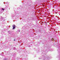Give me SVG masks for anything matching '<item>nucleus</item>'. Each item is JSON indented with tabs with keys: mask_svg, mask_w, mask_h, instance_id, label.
<instances>
[{
	"mask_svg": "<svg viewBox=\"0 0 60 60\" xmlns=\"http://www.w3.org/2000/svg\"><path fill=\"white\" fill-rule=\"evenodd\" d=\"M57 51L58 52V53L59 54V56L58 57H59L60 60V46H59L58 44L57 45Z\"/></svg>",
	"mask_w": 60,
	"mask_h": 60,
	"instance_id": "1",
	"label": "nucleus"
},
{
	"mask_svg": "<svg viewBox=\"0 0 60 60\" xmlns=\"http://www.w3.org/2000/svg\"><path fill=\"white\" fill-rule=\"evenodd\" d=\"M45 56H43L42 58V60H49V59H50V57L49 58H47V57H46V55H45Z\"/></svg>",
	"mask_w": 60,
	"mask_h": 60,
	"instance_id": "2",
	"label": "nucleus"
},
{
	"mask_svg": "<svg viewBox=\"0 0 60 60\" xmlns=\"http://www.w3.org/2000/svg\"><path fill=\"white\" fill-rule=\"evenodd\" d=\"M2 19L3 21H5V19L2 17H1V18L0 19V20H2Z\"/></svg>",
	"mask_w": 60,
	"mask_h": 60,
	"instance_id": "3",
	"label": "nucleus"
},
{
	"mask_svg": "<svg viewBox=\"0 0 60 60\" xmlns=\"http://www.w3.org/2000/svg\"><path fill=\"white\" fill-rule=\"evenodd\" d=\"M13 29H14L15 28V27H16V26L15 25H13Z\"/></svg>",
	"mask_w": 60,
	"mask_h": 60,
	"instance_id": "4",
	"label": "nucleus"
},
{
	"mask_svg": "<svg viewBox=\"0 0 60 60\" xmlns=\"http://www.w3.org/2000/svg\"><path fill=\"white\" fill-rule=\"evenodd\" d=\"M4 32H5V31H3V30L2 31V32L1 33V34H2V35L4 34L5 33Z\"/></svg>",
	"mask_w": 60,
	"mask_h": 60,
	"instance_id": "5",
	"label": "nucleus"
},
{
	"mask_svg": "<svg viewBox=\"0 0 60 60\" xmlns=\"http://www.w3.org/2000/svg\"><path fill=\"white\" fill-rule=\"evenodd\" d=\"M4 60H8V59H7V58H6L5 59H4Z\"/></svg>",
	"mask_w": 60,
	"mask_h": 60,
	"instance_id": "6",
	"label": "nucleus"
},
{
	"mask_svg": "<svg viewBox=\"0 0 60 60\" xmlns=\"http://www.w3.org/2000/svg\"><path fill=\"white\" fill-rule=\"evenodd\" d=\"M2 10L3 11H4V8H3L2 9Z\"/></svg>",
	"mask_w": 60,
	"mask_h": 60,
	"instance_id": "7",
	"label": "nucleus"
},
{
	"mask_svg": "<svg viewBox=\"0 0 60 60\" xmlns=\"http://www.w3.org/2000/svg\"><path fill=\"white\" fill-rule=\"evenodd\" d=\"M14 50L16 49V48L14 47Z\"/></svg>",
	"mask_w": 60,
	"mask_h": 60,
	"instance_id": "8",
	"label": "nucleus"
},
{
	"mask_svg": "<svg viewBox=\"0 0 60 60\" xmlns=\"http://www.w3.org/2000/svg\"><path fill=\"white\" fill-rule=\"evenodd\" d=\"M18 31L19 32H20V30H18Z\"/></svg>",
	"mask_w": 60,
	"mask_h": 60,
	"instance_id": "9",
	"label": "nucleus"
},
{
	"mask_svg": "<svg viewBox=\"0 0 60 60\" xmlns=\"http://www.w3.org/2000/svg\"><path fill=\"white\" fill-rule=\"evenodd\" d=\"M28 47H30V45H29L28 46Z\"/></svg>",
	"mask_w": 60,
	"mask_h": 60,
	"instance_id": "10",
	"label": "nucleus"
},
{
	"mask_svg": "<svg viewBox=\"0 0 60 60\" xmlns=\"http://www.w3.org/2000/svg\"><path fill=\"white\" fill-rule=\"evenodd\" d=\"M10 26H8V27H10Z\"/></svg>",
	"mask_w": 60,
	"mask_h": 60,
	"instance_id": "11",
	"label": "nucleus"
},
{
	"mask_svg": "<svg viewBox=\"0 0 60 60\" xmlns=\"http://www.w3.org/2000/svg\"><path fill=\"white\" fill-rule=\"evenodd\" d=\"M14 55L15 56H16V54H15Z\"/></svg>",
	"mask_w": 60,
	"mask_h": 60,
	"instance_id": "12",
	"label": "nucleus"
},
{
	"mask_svg": "<svg viewBox=\"0 0 60 60\" xmlns=\"http://www.w3.org/2000/svg\"><path fill=\"white\" fill-rule=\"evenodd\" d=\"M39 59H41V58H39Z\"/></svg>",
	"mask_w": 60,
	"mask_h": 60,
	"instance_id": "13",
	"label": "nucleus"
},
{
	"mask_svg": "<svg viewBox=\"0 0 60 60\" xmlns=\"http://www.w3.org/2000/svg\"><path fill=\"white\" fill-rule=\"evenodd\" d=\"M9 32H10V31H8V33H9Z\"/></svg>",
	"mask_w": 60,
	"mask_h": 60,
	"instance_id": "14",
	"label": "nucleus"
},
{
	"mask_svg": "<svg viewBox=\"0 0 60 60\" xmlns=\"http://www.w3.org/2000/svg\"><path fill=\"white\" fill-rule=\"evenodd\" d=\"M9 6V5H8V6Z\"/></svg>",
	"mask_w": 60,
	"mask_h": 60,
	"instance_id": "15",
	"label": "nucleus"
},
{
	"mask_svg": "<svg viewBox=\"0 0 60 60\" xmlns=\"http://www.w3.org/2000/svg\"><path fill=\"white\" fill-rule=\"evenodd\" d=\"M52 11H54V10H52Z\"/></svg>",
	"mask_w": 60,
	"mask_h": 60,
	"instance_id": "16",
	"label": "nucleus"
},
{
	"mask_svg": "<svg viewBox=\"0 0 60 60\" xmlns=\"http://www.w3.org/2000/svg\"><path fill=\"white\" fill-rule=\"evenodd\" d=\"M14 41H15V40L14 39Z\"/></svg>",
	"mask_w": 60,
	"mask_h": 60,
	"instance_id": "17",
	"label": "nucleus"
},
{
	"mask_svg": "<svg viewBox=\"0 0 60 60\" xmlns=\"http://www.w3.org/2000/svg\"><path fill=\"white\" fill-rule=\"evenodd\" d=\"M3 30V31H4V30Z\"/></svg>",
	"mask_w": 60,
	"mask_h": 60,
	"instance_id": "18",
	"label": "nucleus"
},
{
	"mask_svg": "<svg viewBox=\"0 0 60 60\" xmlns=\"http://www.w3.org/2000/svg\"><path fill=\"white\" fill-rule=\"evenodd\" d=\"M7 49V48H6V49Z\"/></svg>",
	"mask_w": 60,
	"mask_h": 60,
	"instance_id": "19",
	"label": "nucleus"
},
{
	"mask_svg": "<svg viewBox=\"0 0 60 60\" xmlns=\"http://www.w3.org/2000/svg\"><path fill=\"white\" fill-rule=\"evenodd\" d=\"M3 23V22H2V23Z\"/></svg>",
	"mask_w": 60,
	"mask_h": 60,
	"instance_id": "20",
	"label": "nucleus"
},
{
	"mask_svg": "<svg viewBox=\"0 0 60 60\" xmlns=\"http://www.w3.org/2000/svg\"><path fill=\"white\" fill-rule=\"evenodd\" d=\"M9 9H10V8H9Z\"/></svg>",
	"mask_w": 60,
	"mask_h": 60,
	"instance_id": "21",
	"label": "nucleus"
},
{
	"mask_svg": "<svg viewBox=\"0 0 60 60\" xmlns=\"http://www.w3.org/2000/svg\"><path fill=\"white\" fill-rule=\"evenodd\" d=\"M9 34H10V33H9Z\"/></svg>",
	"mask_w": 60,
	"mask_h": 60,
	"instance_id": "22",
	"label": "nucleus"
},
{
	"mask_svg": "<svg viewBox=\"0 0 60 60\" xmlns=\"http://www.w3.org/2000/svg\"><path fill=\"white\" fill-rule=\"evenodd\" d=\"M53 40H54V39H53Z\"/></svg>",
	"mask_w": 60,
	"mask_h": 60,
	"instance_id": "23",
	"label": "nucleus"
}]
</instances>
